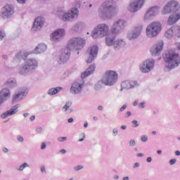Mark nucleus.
Masks as SVG:
<instances>
[{
    "instance_id": "nucleus-35",
    "label": "nucleus",
    "mask_w": 180,
    "mask_h": 180,
    "mask_svg": "<svg viewBox=\"0 0 180 180\" xmlns=\"http://www.w3.org/2000/svg\"><path fill=\"white\" fill-rule=\"evenodd\" d=\"M129 145L131 147H134V146H136V141L134 140H131L130 142H129Z\"/></svg>"
},
{
    "instance_id": "nucleus-37",
    "label": "nucleus",
    "mask_w": 180,
    "mask_h": 180,
    "mask_svg": "<svg viewBox=\"0 0 180 180\" xmlns=\"http://www.w3.org/2000/svg\"><path fill=\"white\" fill-rule=\"evenodd\" d=\"M175 162H176V159H172L169 161V165H174V164H175Z\"/></svg>"
},
{
    "instance_id": "nucleus-63",
    "label": "nucleus",
    "mask_w": 180,
    "mask_h": 180,
    "mask_svg": "<svg viewBox=\"0 0 180 180\" xmlns=\"http://www.w3.org/2000/svg\"><path fill=\"white\" fill-rule=\"evenodd\" d=\"M137 103H139V102L135 101V102L134 103V106H137Z\"/></svg>"
},
{
    "instance_id": "nucleus-43",
    "label": "nucleus",
    "mask_w": 180,
    "mask_h": 180,
    "mask_svg": "<svg viewBox=\"0 0 180 180\" xmlns=\"http://www.w3.org/2000/svg\"><path fill=\"white\" fill-rule=\"evenodd\" d=\"M144 105H145V103H141L139 104V108H140L141 109H144Z\"/></svg>"
},
{
    "instance_id": "nucleus-49",
    "label": "nucleus",
    "mask_w": 180,
    "mask_h": 180,
    "mask_svg": "<svg viewBox=\"0 0 180 180\" xmlns=\"http://www.w3.org/2000/svg\"><path fill=\"white\" fill-rule=\"evenodd\" d=\"M41 172H46V167H41Z\"/></svg>"
},
{
    "instance_id": "nucleus-11",
    "label": "nucleus",
    "mask_w": 180,
    "mask_h": 180,
    "mask_svg": "<svg viewBox=\"0 0 180 180\" xmlns=\"http://www.w3.org/2000/svg\"><path fill=\"white\" fill-rule=\"evenodd\" d=\"M153 67H154V60L150 59L144 62L141 66L140 70L142 72H150Z\"/></svg>"
},
{
    "instance_id": "nucleus-54",
    "label": "nucleus",
    "mask_w": 180,
    "mask_h": 180,
    "mask_svg": "<svg viewBox=\"0 0 180 180\" xmlns=\"http://www.w3.org/2000/svg\"><path fill=\"white\" fill-rule=\"evenodd\" d=\"M72 122H74V119L73 118H70L68 120V123H72Z\"/></svg>"
},
{
    "instance_id": "nucleus-12",
    "label": "nucleus",
    "mask_w": 180,
    "mask_h": 180,
    "mask_svg": "<svg viewBox=\"0 0 180 180\" xmlns=\"http://www.w3.org/2000/svg\"><path fill=\"white\" fill-rule=\"evenodd\" d=\"M15 13L13 6L8 4L2 8V18H11Z\"/></svg>"
},
{
    "instance_id": "nucleus-40",
    "label": "nucleus",
    "mask_w": 180,
    "mask_h": 180,
    "mask_svg": "<svg viewBox=\"0 0 180 180\" xmlns=\"http://www.w3.org/2000/svg\"><path fill=\"white\" fill-rule=\"evenodd\" d=\"M30 53H25L24 55L22 56V58L23 60H25V58H27V56H29Z\"/></svg>"
},
{
    "instance_id": "nucleus-18",
    "label": "nucleus",
    "mask_w": 180,
    "mask_h": 180,
    "mask_svg": "<svg viewBox=\"0 0 180 180\" xmlns=\"http://www.w3.org/2000/svg\"><path fill=\"white\" fill-rule=\"evenodd\" d=\"M82 86H84V84L75 82L70 88V92L75 94H79L82 91Z\"/></svg>"
},
{
    "instance_id": "nucleus-24",
    "label": "nucleus",
    "mask_w": 180,
    "mask_h": 180,
    "mask_svg": "<svg viewBox=\"0 0 180 180\" xmlns=\"http://www.w3.org/2000/svg\"><path fill=\"white\" fill-rule=\"evenodd\" d=\"M46 49L47 46L43 44H41L36 47V49L34 51V53H35V54H40V53L46 51Z\"/></svg>"
},
{
    "instance_id": "nucleus-48",
    "label": "nucleus",
    "mask_w": 180,
    "mask_h": 180,
    "mask_svg": "<svg viewBox=\"0 0 180 180\" xmlns=\"http://www.w3.org/2000/svg\"><path fill=\"white\" fill-rule=\"evenodd\" d=\"M19 4H25L26 2V0H17Z\"/></svg>"
},
{
    "instance_id": "nucleus-19",
    "label": "nucleus",
    "mask_w": 180,
    "mask_h": 180,
    "mask_svg": "<svg viewBox=\"0 0 180 180\" xmlns=\"http://www.w3.org/2000/svg\"><path fill=\"white\" fill-rule=\"evenodd\" d=\"M44 25V18L42 17H38L35 19L33 25L32 29L34 30H37V29H41Z\"/></svg>"
},
{
    "instance_id": "nucleus-16",
    "label": "nucleus",
    "mask_w": 180,
    "mask_h": 180,
    "mask_svg": "<svg viewBox=\"0 0 180 180\" xmlns=\"http://www.w3.org/2000/svg\"><path fill=\"white\" fill-rule=\"evenodd\" d=\"M64 34H65V31L63 29H58L51 34V39L52 41H58Z\"/></svg>"
},
{
    "instance_id": "nucleus-25",
    "label": "nucleus",
    "mask_w": 180,
    "mask_h": 180,
    "mask_svg": "<svg viewBox=\"0 0 180 180\" xmlns=\"http://www.w3.org/2000/svg\"><path fill=\"white\" fill-rule=\"evenodd\" d=\"M142 31H143L142 26L135 27V30L132 34V37L131 39H136V37H139V35L141 34Z\"/></svg>"
},
{
    "instance_id": "nucleus-45",
    "label": "nucleus",
    "mask_w": 180,
    "mask_h": 180,
    "mask_svg": "<svg viewBox=\"0 0 180 180\" xmlns=\"http://www.w3.org/2000/svg\"><path fill=\"white\" fill-rule=\"evenodd\" d=\"M126 115H126L127 117H130V115H131V112L128 111V112H127Z\"/></svg>"
},
{
    "instance_id": "nucleus-13",
    "label": "nucleus",
    "mask_w": 180,
    "mask_h": 180,
    "mask_svg": "<svg viewBox=\"0 0 180 180\" xmlns=\"http://www.w3.org/2000/svg\"><path fill=\"white\" fill-rule=\"evenodd\" d=\"M164 47V42H162V41H160L158 43H156L150 49V53L153 56H157L160 53H161V51H162V49Z\"/></svg>"
},
{
    "instance_id": "nucleus-6",
    "label": "nucleus",
    "mask_w": 180,
    "mask_h": 180,
    "mask_svg": "<svg viewBox=\"0 0 180 180\" xmlns=\"http://www.w3.org/2000/svg\"><path fill=\"white\" fill-rule=\"evenodd\" d=\"M115 6L116 3L112 0L105 1L99 9V15L101 18H103V15H106V13L112 12L113 9H115Z\"/></svg>"
},
{
    "instance_id": "nucleus-53",
    "label": "nucleus",
    "mask_w": 180,
    "mask_h": 180,
    "mask_svg": "<svg viewBox=\"0 0 180 180\" xmlns=\"http://www.w3.org/2000/svg\"><path fill=\"white\" fill-rule=\"evenodd\" d=\"M139 167H140V164H139V163H135L134 164V168H137Z\"/></svg>"
},
{
    "instance_id": "nucleus-2",
    "label": "nucleus",
    "mask_w": 180,
    "mask_h": 180,
    "mask_svg": "<svg viewBox=\"0 0 180 180\" xmlns=\"http://www.w3.org/2000/svg\"><path fill=\"white\" fill-rule=\"evenodd\" d=\"M85 46V39L81 37H73L72 38L68 44L66 49L60 57V61L62 63H66L68 58H70V54L71 50H82Z\"/></svg>"
},
{
    "instance_id": "nucleus-33",
    "label": "nucleus",
    "mask_w": 180,
    "mask_h": 180,
    "mask_svg": "<svg viewBox=\"0 0 180 180\" xmlns=\"http://www.w3.org/2000/svg\"><path fill=\"white\" fill-rule=\"evenodd\" d=\"M148 140V137H147V136H141V141H143V143H146V141H147Z\"/></svg>"
},
{
    "instance_id": "nucleus-5",
    "label": "nucleus",
    "mask_w": 180,
    "mask_h": 180,
    "mask_svg": "<svg viewBox=\"0 0 180 180\" xmlns=\"http://www.w3.org/2000/svg\"><path fill=\"white\" fill-rule=\"evenodd\" d=\"M162 30V25L160 22H153L146 27V34L148 37H155Z\"/></svg>"
},
{
    "instance_id": "nucleus-44",
    "label": "nucleus",
    "mask_w": 180,
    "mask_h": 180,
    "mask_svg": "<svg viewBox=\"0 0 180 180\" xmlns=\"http://www.w3.org/2000/svg\"><path fill=\"white\" fill-rule=\"evenodd\" d=\"M46 143H42L41 146V150H44V148H46Z\"/></svg>"
},
{
    "instance_id": "nucleus-34",
    "label": "nucleus",
    "mask_w": 180,
    "mask_h": 180,
    "mask_svg": "<svg viewBox=\"0 0 180 180\" xmlns=\"http://www.w3.org/2000/svg\"><path fill=\"white\" fill-rule=\"evenodd\" d=\"M82 168H84L83 166L79 165V166H76L75 167V171H79V169H82Z\"/></svg>"
},
{
    "instance_id": "nucleus-42",
    "label": "nucleus",
    "mask_w": 180,
    "mask_h": 180,
    "mask_svg": "<svg viewBox=\"0 0 180 180\" xmlns=\"http://www.w3.org/2000/svg\"><path fill=\"white\" fill-rule=\"evenodd\" d=\"M126 108H127V105H124L120 110V112H123V110H124V109H126Z\"/></svg>"
},
{
    "instance_id": "nucleus-10",
    "label": "nucleus",
    "mask_w": 180,
    "mask_h": 180,
    "mask_svg": "<svg viewBox=\"0 0 180 180\" xmlns=\"http://www.w3.org/2000/svg\"><path fill=\"white\" fill-rule=\"evenodd\" d=\"M145 2L146 0H135L134 2L129 6L130 12H137L139 9H141Z\"/></svg>"
},
{
    "instance_id": "nucleus-61",
    "label": "nucleus",
    "mask_w": 180,
    "mask_h": 180,
    "mask_svg": "<svg viewBox=\"0 0 180 180\" xmlns=\"http://www.w3.org/2000/svg\"><path fill=\"white\" fill-rule=\"evenodd\" d=\"M121 129H122V130H126V125H122Z\"/></svg>"
},
{
    "instance_id": "nucleus-7",
    "label": "nucleus",
    "mask_w": 180,
    "mask_h": 180,
    "mask_svg": "<svg viewBox=\"0 0 180 180\" xmlns=\"http://www.w3.org/2000/svg\"><path fill=\"white\" fill-rule=\"evenodd\" d=\"M179 3L175 0H172L169 1L163 9L164 15H168V13H171L172 12L176 13L179 12L180 10Z\"/></svg>"
},
{
    "instance_id": "nucleus-17",
    "label": "nucleus",
    "mask_w": 180,
    "mask_h": 180,
    "mask_svg": "<svg viewBox=\"0 0 180 180\" xmlns=\"http://www.w3.org/2000/svg\"><path fill=\"white\" fill-rule=\"evenodd\" d=\"M180 19V11L179 12L173 13L167 20V24L170 26L175 25Z\"/></svg>"
},
{
    "instance_id": "nucleus-58",
    "label": "nucleus",
    "mask_w": 180,
    "mask_h": 180,
    "mask_svg": "<svg viewBox=\"0 0 180 180\" xmlns=\"http://www.w3.org/2000/svg\"><path fill=\"white\" fill-rule=\"evenodd\" d=\"M85 140V135H83L82 139H79V141H84Z\"/></svg>"
},
{
    "instance_id": "nucleus-30",
    "label": "nucleus",
    "mask_w": 180,
    "mask_h": 180,
    "mask_svg": "<svg viewBox=\"0 0 180 180\" xmlns=\"http://www.w3.org/2000/svg\"><path fill=\"white\" fill-rule=\"evenodd\" d=\"M72 105V103H71V102L66 103V104L63 107V110L64 112H67V110H68V109H70V108L71 107Z\"/></svg>"
},
{
    "instance_id": "nucleus-64",
    "label": "nucleus",
    "mask_w": 180,
    "mask_h": 180,
    "mask_svg": "<svg viewBox=\"0 0 180 180\" xmlns=\"http://www.w3.org/2000/svg\"><path fill=\"white\" fill-rule=\"evenodd\" d=\"M123 180H129V177H127H127H124Z\"/></svg>"
},
{
    "instance_id": "nucleus-56",
    "label": "nucleus",
    "mask_w": 180,
    "mask_h": 180,
    "mask_svg": "<svg viewBox=\"0 0 180 180\" xmlns=\"http://www.w3.org/2000/svg\"><path fill=\"white\" fill-rule=\"evenodd\" d=\"M152 160L153 159L151 158V157H149V158H147L148 162H151Z\"/></svg>"
},
{
    "instance_id": "nucleus-4",
    "label": "nucleus",
    "mask_w": 180,
    "mask_h": 180,
    "mask_svg": "<svg viewBox=\"0 0 180 180\" xmlns=\"http://www.w3.org/2000/svg\"><path fill=\"white\" fill-rule=\"evenodd\" d=\"M119 75L117 72L115 70H107L101 79V82L104 85H108V86H112L115 85V82H117Z\"/></svg>"
},
{
    "instance_id": "nucleus-59",
    "label": "nucleus",
    "mask_w": 180,
    "mask_h": 180,
    "mask_svg": "<svg viewBox=\"0 0 180 180\" xmlns=\"http://www.w3.org/2000/svg\"><path fill=\"white\" fill-rule=\"evenodd\" d=\"M175 155H180V151L179 150L176 151Z\"/></svg>"
},
{
    "instance_id": "nucleus-15",
    "label": "nucleus",
    "mask_w": 180,
    "mask_h": 180,
    "mask_svg": "<svg viewBox=\"0 0 180 180\" xmlns=\"http://www.w3.org/2000/svg\"><path fill=\"white\" fill-rule=\"evenodd\" d=\"M160 12V8L158 6L151 7L146 13L144 16V20H148L153 18V16H155L157 13Z\"/></svg>"
},
{
    "instance_id": "nucleus-26",
    "label": "nucleus",
    "mask_w": 180,
    "mask_h": 180,
    "mask_svg": "<svg viewBox=\"0 0 180 180\" xmlns=\"http://www.w3.org/2000/svg\"><path fill=\"white\" fill-rule=\"evenodd\" d=\"M6 85L8 88H15L16 86V80L15 79H10L6 82Z\"/></svg>"
},
{
    "instance_id": "nucleus-9",
    "label": "nucleus",
    "mask_w": 180,
    "mask_h": 180,
    "mask_svg": "<svg viewBox=\"0 0 180 180\" xmlns=\"http://www.w3.org/2000/svg\"><path fill=\"white\" fill-rule=\"evenodd\" d=\"M88 58L86 60L87 64H91L98 56V46H93L87 49Z\"/></svg>"
},
{
    "instance_id": "nucleus-41",
    "label": "nucleus",
    "mask_w": 180,
    "mask_h": 180,
    "mask_svg": "<svg viewBox=\"0 0 180 180\" xmlns=\"http://www.w3.org/2000/svg\"><path fill=\"white\" fill-rule=\"evenodd\" d=\"M18 141H20V143L23 142V137H22V136H19L18 137Z\"/></svg>"
},
{
    "instance_id": "nucleus-55",
    "label": "nucleus",
    "mask_w": 180,
    "mask_h": 180,
    "mask_svg": "<svg viewBox=\"0 0 180 180\" xmlns=\"http://www.w3.org/2000/svg\"><path fill=\"white\" fill-rule=\"evenodd\" d=\"M3 151H4V153H8V151H9V150H8V148H4Z\"/></svg>"
},
{
    "instance_id": "nucleus-60",
    "label": "nucleus",
    "mask_w": 180,
    "mask_h": 180,
    "mask_svg": "<svg viewBox=\"0 0 180 180\" xmlns=\"http://www.w3.org/2000/svg\"><path fill=\"white\" fill-rule=\"evenodd\" d=\"M143 156H144V155L143 153H139L137 155V157H143Z\"/></svg>"
},
{
    "instance_id": "nucleus-21",
    "label": "nucleus",
    "mask_w": 180,
    "mask_h": 180,
    "mask_svg": "<svg viewBox=\"0 0 180 180\" xmlns=\"http://www.w3.org/2000/svg\"><path fill=\"white\" fill-rule=\"evenodd\" d=\"M11 97V91L8 89H4L1 90L0 92V105L4 102V101H6L8 98Z\"/></svg>"
},
{
    "instance_id": "nucleus-1",
    "label": "nucleus",
    "mask_w": 180,
    "mask_h": 180,
    "mask_svg": "<svg viewBox=\"0 0 180 180\" xmlns=\"http://www.w3.org/2000/svg\"><path fill=\"white\" fill-rule=\"evenodd\" d=\"M126 26V22L124 20H119L115 22L109 32V26L106 24H99L93 31V39H98L99 36H105V43L107 46H115V47H122L124 46V41L118 40L115 41L116 36L119 34L122 29Z\"/></svg>"
},
{
    "instance_id": "nucleus-52",
    "label": "nucleus",
    "mask_w": 180,
    "mask_h": 180,
    "mask_svg": "<svg viewBox=\"0 0 180 180\" xmlns=\"http://www.w3.org/2000/svg\"><path fill=\"white\" fill-rule=\"evenodd\" d=\"M41 130H43V128H41V127H39L37 129V131H38V133H40V131H41Z\"/></svg>"
},
{
    "instance_id": "nucleus-14",
    "label": "nucleus",
    "mask_w": 180,
    "mask_h": 180,
    "mask_svg": "<svg viewBox=\"0 0 180 180\" xmlns=\"http://www.w3.org/2000/svg\"><path fill=\"white\" fill-rule=\"evenodd\" d=\"M77 16H78V9L72 8L70 13H66L63 15L62 20H63V22H68L70 19H74V18H77Z\"/></svg>"
},
{
    "instance_id": "nucleus-27",
    "label": "nucleus",
    "mask_w": 180,
    "mask_h": 180,
    "mask_svg": "<svg viewBox=\"0 0 180 180\" xmlns=\"http://www.w3.org/2000/svg\"><path fill=\"white\" fill-rule=\"evenodd\" d=\"M63 89V87L58 86L56 88H52L49 89V95H56V94H58L60 91Z\"/></svg>"
},
{
    "instance_id": "nucleus-29",
    "label": "nucleus",
    "mask_w": 180,
    "mask_h": 180,
    "mask_svg": "<svg viewBox=\"0 0 180 180\" xmlns=\"http://www.w3.org/2000/svg\"><path fill=\"white\" fill-rule=\"evenodd\" d=\"M173 30L174 32V36L180 37V26L173 27Z\"/></svg>"
},
{
    "instance_id": "nucleus-28",
    "label": "nucleus",
    "mask_w": 180,
    "mask_h": 180,
    "mask_svg": "<svg viewBox=\"0 0 180 180\" xmlns=\"http://www.w3.org/2000/svg\"><path fill=\"white\" fill-rule=\"evenodd\" d=\"M165 37H167V39H169V37H172V36L174 35V27L169 29L165 34Z\"/></svg>"
},
{
    "instance_id": "nucleus-32",
    "label": "nucleus",
    "mask_w": 180,
    "mask_h": 180,
    "mask_svg": "<svg viewBox=\"0 0 180 180\" xmlns=\"http://www.w3.org/2000/svg\"><path fill=\"white\" fill-rule=\"evenodd\" d=\"M130 88H134L135 86H139V83L136 81H132L130 83Z\"/></svg>"
},
{
    "instance_id": "nucleus-8",
    "label": "nucleus",
    "mask_w": 180,
    "mask_h": 180,
    "mask_svg": "<svg viewBox=\"0 0 180 180\" xmlns=\"http://www.w3.org/2000/svg\"><path fill=\"white\" fill-rule=\"evenodd\" d=\"M37 67V61L34 59H29L27 64L20 68V71L21 74L23 72H27L30 70H34Z\"/></svg>"
},
{
    "instance_id": "nucleus-62",
    "label": "nucleus",
    "mask_w": 180,
    "mask_h": 180,
    "mask_svg": "<svg viewBox=\"0 0 180 180\" xmlns=\"http://www.w3.org/2000/svg\"><path fill=\"white\" fill-rule=\"evenodd\" d=\"M27 116H29V113L27 112L24 113V117H27Z\"/></svg>"
},
{
    "instance_id": "nucleus-38",
    "label": "nucleus",
    "mask_w": 180,
    "mask_h": 180,
    "mask_svg": "<svg viewBox=\"0 0 180 180\" xmlns=\"http://www.w3.org/2000/svg\"><path fill=\"white\" fill-rule=\"evenodd\" d=\"M67 140V137H60L58 138V141H65Z\"/></svg>"
},
{
    "instance_id": "nucleus-22",
    "label": "nucleus",
    "mask_w": 180,
    "mask_h": 180,
    "mask_svg": "<svg viewBox=\"0 0 180 180\" xmlns=\"http://www.w3.org/2000/svg\"><path fill=\"white\" fill-rule=\"evenodd\" d=\"M27 94V90H20L18 91V94H15L13 97V102H16V101L19 99H22V96H25V95Z\"/></svg>"
},
{
    "instance_id": "nucleus-36",
    "label": "nucleus",
    "mask_w": 180,
    "mask_h": 180,
    "mask_svg": "<svg viewBox=\"0 0 180 180\" xmlns=\"http://www.w3.org/2000/svg\"><path fill=\"white\" fill-rule=\"evenodd\" d=\"M5 37V33L2 32V31H0V40H2Z\"/></svg>"
},
{
    "instance_id": "nucleus-50",
    "label": "nucleus",
    "mask_w": 180,
    "mask_h": 180,
    "mask_svg": "<svg viewBox=\"0 0 180 180\" xmlns=\"http://www.w3.org/2000/svg\"><path fill=\"white\" fill-rule=\"evenodd\" d=\"M30 120L32 121V122H33V120H34V119H36V117L34 116V115H32V116H31L30 117Z\"/></svg>"
},
{
    "instance_id": "nucleus-3",
    "label": "nucleus",
    "mask_w": 180,
    "mask_h": 180,
    "mask_svg": "<svg viewBox=\"0 0 180 180\" xmlns=\"http://www.w3.org/2000/svg\"><path fill=\"white\" fill-rule=\"evenodd\" d=\"M166 67L169 70L178 67L180 64V56L172 50H169L163 57Z\"/></svg>"
},
{
    "instance_id": "nucleus-23",
    "label": "nucleus",
    "mask_w": 180,
    "mask_h": 180,
    "mask_svg": "<svg viewBox=\"0 0 180 180\" xmlns=\"http://www.w3.org/2000/svg\"><path fill=\"white\" fill-rule=\"evenodd\" d=\"M94 71H95V66H90L82 74L81 78H86V77L91 75Z\"/></svg>"
},
{
    "instance_id": "nucleus-51",
    "label": "nucleus",
    "mask_w": 180,
    "mask_h": 180,
    "mask_svg": "<svg viewBox=\"0 0 180 180\" xmlns=\"http://www.w3.org/2000/svg\"><path fill=\"white\" fill-rule=\"evenodd\" d=\"M112 133L115 136H116V134H117V129H113Z\"/></svg>"
},
{
    "instance_id": "nucleus-20",
    "label": "nucleus",
    "mask_w": 180,
    "mask_h": 180,
    "mask_svg": "<svg viewBox=\"0 0 180 180\" xmlns=\"http://www.w3.org/2000/svg\"><path fill=\"white\" fill-rule=\"evenodd\" d=\"M18 109H19V105H16L13 106L10 110H8L1 115L2 119H6L8 116H12L15 113H18Z\"/></svg>"
},
{
    "instance_id": "nucleus-31",
    "label": "nucleus",
    "mask_w": 180,
    "mask_h": 180,
    "mask_svg": "<svg viewBox=\"0 0 180 180\" xmlns=\"http://www.w3.org/2000/svg\"><path fill=\"white\" fill-rule=\"evenodd\" d=\"M27 167H29V165H27V163H24L19 167L18 171H23L24 168H26Z\"/></svg>"
},
{
    "instance_id": "nucleus-57",
    "label": "nucleus",
    "mask_w": 180,
    "mask_h": 180,
    "mask_svg": "<svg viewBox=\"0 0 180 180\" xmlns=\"http://www.w3.org/2000/svg\"><path fill=\"white\" fill-rule=\"evenodd\" d=\"M98 110H103V107L102 105H100L98 107Z\"/></svg>"
},
{
    "instance_id": "nucleus-46",
    "label": "nucleus",
    "mask_w": 180,
    "mask_h": 180,
    "mask_svg": "<svg viewBox=\"0 0 180 180\" xmlns=\"http://www.w3.org/2000/svg\"><path fill=\"white\" fill-rule=\"evenodd\" d=\"M60 153H61L62 154H65L67 153V150H65V149H62L60 150Z\"/></svg>"
},
{
    "instance_id": "nucleus-47",
    "label": "nucleus",
    "mask_w": 180,
    "mask_h": 180,
    "mask_svg": "<svg viewBox=\"0 0 180 180\" xmlns=\"http://www.w3.org/2000/svg\"><path fill=\"white\" fill-rule=\"evenodd\" d=\"M176 46L177 49L180 51V42L176 43Z\"/></svg>"
},
{
    "instance_id": "nucleus-39",
    "label": "nucleus",
    "mask_w": 180,
    "mask_h": 180,
    "mask_svg": "<svg viewBox=\"0 0 180 180\" xmlns=\"http://www.w3.org/2000/svg\"><path fill=\"white\" fill-rule=\"evenodd\" d=\"M132 123L134 124V127H137L139 126V122H137V120L132 121Z\"/></svg>"
}]
</instances>
